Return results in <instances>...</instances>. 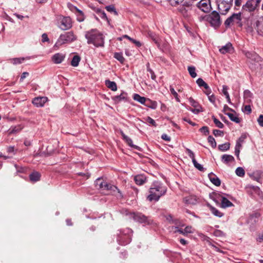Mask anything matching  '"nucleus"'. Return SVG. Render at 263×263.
I'll list each match as a JSON object with an SVG mask.
<instances>
[{
    "label": "nucleus",
    "mask_w": 263,
    "mask_h": 263,
    "mask_svg": "<svg viewBox=\"0 0 263 263\" xmlns=\"http://www.w3.org/2000/svg\"><path fill=\"white\" fill-rule=\"evenodd\" d=\"M166 191V187L162 183L158 182H154L149 189V194L147 199L150 201L153 200L157 201L160 197L165 194Z\"/></svg>",
    "instance_id": "f257e3e1"
},
{
    "label": "nucleus",
    "mask_w": 263,
    "mask_h": 263,
    "mask_svg": "<svg viewBox=\"0 0 263 263\" xmlns=\"http://www.w3.org/2000/svg\"><path fill=\"white\" fill-rule=\"evenodd\" d=\"M88 44H92L97 47H103L104 44L103 34L97 29H91L85 33Z\"/></svg>",
    "instance_id": "f03ea898"
},
{
    "label": "nucleus",
    "mask_w": 263,
    "mask_h": 263,
    "mask_svg": "<svg viewBox=\"0 0 263 263\" xmlns=\"http://www.w3.org/2000/svg\"><path fill=\"white\" fill-rule=\"evenodd\" d=\"M133 231L129 228H126L123 231H120L118 235L117 241L121 245H126L131 241V237Z\"/></svg>",
    "instance_id": "7ed1b4c3"
},
{
    "label": "nucleus",
    "mask_w": 263,
    "mask_h": 263,
    "mask_svg": "<svg viewBox=\"0 0 263 263\" xmlns=\"http://www.w3.org/2000/svg\"><path fill=\"white\" fill-rule=\"evenodd\" d=\"M233 0H216L219 13L226 15L233 5Z\"/></svg>",
    "instance_id": "20e7f679"
},
{
    "label": "nucleus",
    "mask_w": 263,
    "mask_h": 263,
    "mask_svg": "<svg viewBox=\"0 0 263 263\" xmlns=\"http://www.w3.org/2000/svg\"><path fill=\"white\" fill-rule=\"evenodd\" d=\"M207 19L211 26L214 28L219 27L221 24L219 13L215 10L209 15Z\"/></svg>",
    "instance_id": "39448f33"
},
{
    "label": "nucleus",
    "mask_w": 263,
    "mask_h": 263,
    "mask_svg": "<svg viewBox=\"0 0 263 263\" xmlns=\"http://www.w3.org/2000/svg\"><path fill=\"white\" fill-rule=\"evenodd\" d=\"M76 40V37L72 32H67L60 36L55 45H61L67 42H71Z\"/></svg>",
    "instance_id": "423d86ee"
},
{
    "label": "nucleus",
    "mask_w": 263,
    "mask_h": 263,
    "mask_svg": "<svg viewBox=\"0 0 263 263\" xmlns=\"http://www.w3.org/2000/svg\"><path fill=\"white\" fill-rule=\"evenodd\" d=\"M260 0H248L242 6L243 11L253 12L259 6Z\"/></svg>",
    "instance_id": "0eeeda50"
},
{
    "label": "nucleus",
    "mask_w": 263,
    "mask_h": 263,
    "mask_svg": "<svg viewBox=\"0 0 263 263\" xmlns=\"http://www.w3.org/2000/svg\"><path fill=\"white\" fill-rule=\"evenodd\" d=\"M241 13H233L231 16L228 17L224 22L226 26H229L234 24L241 26Z\"/></svg>",
    "instance_id": "6e6552de"
},
{
    "label": "nucleus",
    "mask_w": 263,
    "mask_h": 263,
    "mask_svg": "<svg viewBox=\"0 0 263 263\" xmlns=\"http://www.w3.org/2000/svg\"><path fill=\"white\" fill-rule=\"evenodd\" d=\"M131 215L134 220L145 225L151 224L153 222V220L149 217H146L141 213H133Z\"/></svg>",
    "instance_id": "1a4fd4ad"
},
{
    "label": "nucleus",
    "mask_w": 263,
    "mask_h": 263,
    "mask_svg": "<svg viewBox=\"0 0 263 263\" xmlns=\"http://www.w3.org/2000/svg\"><path fill=\"white\" fill-rule=\"evenodd\" d=\"M197 6L203 12H209L211 9V0H201L197 3Z\"/></svg>",
    "instance_id": "9d476101"
},
{
    "label": "nucleus",
    "mask_w": 263,
    "mask_h": 263,
    "mask_svg": "<svg viewBox=\"0 0 263 263\" xmlns=\"http://www.w3.org/2000/svg\"><path fill=\"white\" fill-rule=\"evenodd\" d=\"M72 27V22L70 17H63L61 21L59 27L63 30L69 29Z\"/></svg>",
    "instance_id": "9b49d317"
},
{
    "label": "nucleus",
    "mask_w": 263,
    "mask_h": 263,
    "mask_svg": "<svg viewBox=\"0 0 263 263\" xmlns=\"http://www.w3.org/2000/svg\"><path fill=\"white\" fill-rule=\"evenodd\" d=\"M189 101L190 104L195 108L194 109H192L191 108H187L189 110L196 114L202 111L201 106L199 105L198 102L195 101L193 98L192 97L189 98Z\"/></svg>",
    "instance_id": "f8f14e48"
},
{
    "label": "nucleus",
    "mask_w": 263,
    "mask_h": 263,
    "mask_svg": "<svg viewBox=\"0 0 263 263\" xmlns=\"http://www.w3.org/2000/svg\"><path fill=\"white\" fill-rule=\"evenodd\" d=\"M248 193L249 195L255 197V195L258 196L260 198H263V193L259 187L255 186H249L248 187Z\"/></svg>",
    "instance_id": "ddd939ff"
},
{
    "label": "nucleus",
    "mask_w": 263,
    "mask_h": 263,
    "mask_svg": "<svg viewBox=\"0 0 263 263\" xmlns=\"http://www.w3.org/2000/svg\"><path fill=\"white\" fill-rule=\"evenodd\" d=\"M47 100L48 98L45 97H36L32 100V103L35 106L40 107L43 106Z\"/></svg>",
    "instance_id": "4468645a"
},
{
    "label": "nucleus",
    "mask_w": 263,
    "mask_h": 263,
    "mask_svg": "<svg viewBox=\"0 0 263 263\" xmlns=\"http://www.w3.org/2000/svg\"><path fill=\"white\" fill-rule=\"evenodd\" d=\"M105 185V187H104L103 190H106L107 191H110V193H111L112 194L116 195L117 196H118L117 193H118L120 194V196H121L120 191L117 188V186L111 185V184H108L107 183Z\"/></svg>",
    "instance_id": "2eb2a0df"
},
{
    "label": "nucleus",
    "mask_w": 263,
    "mask_h": 263,
    "mask_svg": "<svg viewBox=\"0 0 263 263\" xmlns=\"http://www.w3.org/2000/svg\"><path fill=\"white\" fill-rule=\"evenodd\" d=\"M254 26L258 34L263 35V16L258 18Z\"/></svg>",
    "instance_id": "dca6fc26"
},
{
    "label": "nucleus",
    "mask_w": 263,
    "mask_h": 263,
    "mask_svg": "<svg viewBox=\"0 0 263 263\" xmlns=\"http://www.w3.org/2000/svg\"><path fill=\"white\" fill-rule=\"evenodd\" d=\"M148 36L153 41V42L156 44L157 47L158 48H160L161 39L159 37V36L157 34H156V33H155L154 32H153L150 31L148 32Z\"/></svg>",
    "instance_id": "f3484780"
},
{
    "label": "nucleus",
    "mask_w": 263,
    "mask_h": 263,
    "mask_svg": "<svg viewBox=\"0 0 263 263\" xmlns=\"http://www.w3.org/2000/svg\"><path fill=\"white\" fill-rule=\"evenodd\" d=\"M120 134L123 139V140H124L125 141V142L127 143V144L130 147L136 149H138V150H139L140 149V147L138 146H137L136 145H134L133 143V141L132 140L129 138L128 136H127L126 135H125L124 134V133L121 130L120 131Z\"/></svg>",
    "instance_id": "a211bd4d"
},
{
    "label": "nucleus",
    "mask_w": 263,
    "mask_h": 263,
    "mask_svg": "<svg viewBox=\"0 0 263 263\" xmlns=\"http://www.w3.org/2000/svg\"><path fill=\"white\" fill-rule=\"evenodd\" d=\"M65 57L64 54L58 53H55L52 57V60L55 64H60L65 59Z\"/></svg>",
    "instance_id": "6ab92c4d"
},
{
    "label": "nucleus",
    "mask_w": 263,
    "mask_h": 263,
    "mask_svg": "<svg viewBox=\"0 0 263 263\" xmlns=\"http://www.w3.org/2000/svg\"><path fill=\"white\" fill-rule=\"evenodd\" d=\"M233 50L232 45L230 43H227L226 45L222 46L219 49V51L222 54H226L227 53H230Z\"/></svg>",
    "instance_id": "aec40b11"
},
{
    "label": "nucleus",
    "mask_w": 263,
    "mask_h": 263,
    "mask_svg": "<svg viewBox=\"0 0 263 263\" xmlns=\"http://www.w3.org/2000/svg\"><path fill=\"white\" fill-rule=\"evenodd\" d=\"M210 180L216 186H220L221 184L220 180L213 173H211L208 175Z\"/></svg>",
    "instance_id": "412c9836"
},
{
    "label": "nucleus",
    "mask_w": 263,
    "mask_h": 263,
    "mask_svg": "<svg viewBox=\"0 0 263 263\" xmlns=\"http://www.w3.org/2000/svg\"><path fill=\"white\" fill-rule=\"evenodd\" d=\"M253 97V93L249 90L246 89L243 91V98L246 103H251Z\"/></svg>",
    "instance_id": "4be33fe9"
},
{
    "label": "nucleus",
    "mask_w": 263,
    "mask_h": 263,
    "mask_svg": "<svg viewBox=\"0 0 263 263\" xmlns=\"http://www.w3.org/2000/svg\"><path fill=\"white\" fill-rule=\"evenodd\" d=\"M176 231L175 232H179L180 234H182L183 235H186L188 233H192L193 232V229L192 227L187 226L184 229H179L178 227H175Z\"/></svg>",
    "instance_id": "5701e85b"
},
{
    "label": "nucleus",
    "mask_w": 263,
    "mask_h": 263,
    "mask_svg": "<svg viewBox=\"0 0 263 263\" xmlns=\"http://www.w3.org/2000/svg\"><path fill=\"white\" fill-rule=\"evenodd\" d=\"M127 94L126 92H122L120 95L114 97L113 99L116 103H119L121 101H127Z\"/></svg>",
    "instance_id": "b1692460"
},
{
    "label": "nucleus",
    "mask_w": 263,
    "mask_h": 263,
    "mask_svg": "<svg viewBox=\"0 0 263 263\" xmlns=\"http://www.w3.org/2000/svg\"><path fill=\"white\" fill-rule=\"evenodd\" d=\"M234 157L230 155L224 154L221 156V161L226 164L234 161Z\"/></svg>",
    "instance_id": "393cba45"
},
{
    "label": "nucleus",
    "mask_w": 263,
    "mask_h": 263,
    "mask_svg": "<svg viewBox=\"0 0 263 263\" xmlns=\"http://www.w3.org/2000/svg\"><path fill=\"white\" fill-rule=\"evenodd\" d=\"M146 177L141 175H137L134 178V180L136 183L138 185H142L146 181Z\"/></svg>",
    "instance_id": "a878e982"
},
{
    "label": "nucleus",
    "mask_w": 263,
    "mask_h": 263,
    "mask_svg": "<svg viewBox=\"0 0 263 263\" xmlns=\"http://www.w3.org/2000/svg\"><path fill=\"white\" fill-rule=\"evenodd\" d=\"M245 54L247 58L253 61H258L259 59L258 55L254 52L246 51Z\"/></svg>",
    "instance_id": "bb28decb"
},
{
    "label": "nucleus",
    "mask_w": 263,
    "mask_h": 263,
    "mask_svg": "<svg viewBox=\"0 0 263 263\" xmlns=\"http://www.w3.org/2000/svg\"><path fill=\"white\" fill-rule=\"evenodd\" d=\"M221 207L223 208H226L228 207H231L233 206V204L229 201L227 198L224 197H221Z\"/></svg>",
    "instance_id": "cd10ccee"
},
{
    "label": "nucleus",
    "mask_w": 263,
    "mask_h": 263,
    "mask_svg": "<svg viewBox=\"0 0 263 263\" xmlns=\"http://www.w3.org/2000/svg\"><path fill=\"white\" fill-rule=\"evenodd\" d=\"M41 174L37 172H33L29 175V179L31 182H36L40 180Z\"/></svg>",
    "instance_id": "c85d7f7f"
},
{
    "label": "nucleus",
    "mask_w": 263,
    "mask_h": 263,
    "mask_svg": "<svg viewBox=\"0 0 263 263\" xmlns=\"http://www.w3.org/2000/svg\"><path fill=\"white\" fill-rule=\"evenodd\" d=\"M106 86L112 91H116L117 89V86L116 83L114 81H110L107 80L105 82Z\"/></svg>",
    "instance_id": "c756f323"
},
{
    "label": "nucleus",
    "mask_w": 263,
    "mask_h": 263,
    "mask_svg": "<svg viewBox=\"0 0 263 263\" xmlns=\"http://www.w3.org/2000/svg\"><path fill=\"white\" fill-rule=\"evenodd\" d=\"M196 83L198 84V85L199 87H203L206 91L209 90L210 91V87L208 86V85L202 80L201 78H198L197 81Z\"/></svg>",
    "instance_id": "7c9ffc66"
},
{
    "label": "nucleus",
    "mask_w": 263,
    "mask_h": 263,
    "mask_svg": "<svg viewBox=\"0 0 263 263\" xmlns=\"http://www.w3.org/2000/svg\"><path fill=\"white\" fill-rule=\"evenodd\" d=\"M145 105L149 108L155 109L157 107V103L156 101H152L151 100L147 99Z\"/></svg>",
    "instance_id": "2f4dec72"
},
{
    "label": "nucleus",
    "mask_w": 263,
    "mask_h": 263,
    "mask_svg": "<svg viewBox=\"0 0 263 263\" xmlns=\"http://www.w3.org/2000/svg\"><path fill=\"white\" fill-rule=\"evenodd\" d=\"M106 183L107 182H104L101 178H98L95 182L96 186L100 189H103Z\"/></svg>",
    "instance_id": "473e14b6"
},
{
    "label": "nucleus",
    "mask_w": 263,
    "mask_h": 263,
    "mask_svg": "<svg viewBox=\"0 0 263 263\" xmlns=\"http://www.w3.org/2000/svg\"><path fill=\"white\" fill-rule=\"evenodd\" d=\"M225 114L229 117L231 121L236 123H239L240 122V119L236 115L229 112H225Z\"/></svg>",
    "instance_id": "72a5a7b5"
},
{
    "label": "nucleus",
    "mask_w": 263,
    "mask_h": 263,
    "mask_svg": "<svg viewBox=\"0 0 263 263\" xmlns=\"http://www.w3.org/2000/svg\"><path fill=\"white\" fill-rule=\"evenodd\" d=\"M134 99L142 104H145L147 99L145 97H141L138 94H135L134 96Z\"/></svg>",
    "instance_id": "f704fd0d"
},
{
    "label": "nucleus",
    "mask_w": 263,
    "mask_h": 263,
    "mask_svg": "<svg viewBox=\"0 0 263 263\" xmlns=\"http://www.w3.org/2000/svg\"><path fill=\"white\" fill-rule=\"evenodd\" d=\"M81 58L79 55H74L71 61V65L73 67H77L79 65V62L80 61Z\"/></svg>",
    "instance_id": "c9c22d12"
},
{
    "label": "nucleus",
    "mask_w": 263,
    "mask_h": 263,
    "mask_svg": "<svg viewBox=\"0 0 263 263\" xmlns=\"http://www.w3.org/2000/svg\"><path fill=\"white\" fill-rule=\"evenodd\" d=\"M242 147V143L236 142V144L235 147V154L236 156L238 159H239V153L240 149Z\"/></svg>",
    "instance_id": "e433bc0d"
},
{
    "label": "nucleus",
    "mask_w": 263,
    "mask_h": 263,
    "mask_svg": "<svg viewBox=\"0 0 263 263\" xmlns=\"http://www.w3.org/2000/svg\"><path fill=\"white\" fill-rule=\"evenodd\" d=\"M230 144L229 142H227L218 145V149L224 152L230 149Z\"/></svg>",
    "instance_id": "4c0bfd02"
},
{
    "label": "nucleus",
    "mask_w": 263,
    "mask_h": 263,
    "mask_svg": "<svg viewBox=\"0 0 263 263\" xmlns=\"http://www.w3.org/2000/svg\"><path fill=\"white\" fill-rule=\"evenodd\" d=\"M210 208L211 211L215 216L219 217H221L223 216V214L222 213H221L220 211H219L215 208L210 206Z\"/></svg>",
    "instance_id": "58836bf2"
},
{
    "label": "nucleus",
    "mask_w": 263,
    "mask_h": 263,
    "mask_svg": "<svg viewBox=\"0 0 263 263\" xmlns=\"http://www.w3.org/2000/svg\"><path fill=\"white\" fill-rule=\"evenodd\" d=\"M192 78H195L197 76L196 68L194 66H189L187 68Z\"/></svg>",
    "instance_id": "ea45409f"
},
{
    "label": "nucleus",
    "mask_w": 263,
    "mask_h": 263,
    "mask_svg": "<svg viewBox=\"0 0 263 263\" xmlns=\"http://www.w3.org/2000/svg\"><path fill=\"white\" fill-rule=\"evenodd\" d=\"M235 173L238 176L243 177L245 175V171L242 167H238L236 169Z\"/></svg>",
    "instance_id": "a19ab883"
},
{
    "label": "nucleus",
    "mask_w": 263,
    "mask_h": 263,
    "mask_svg": "<svg viewBox=\"0 0 263 263\" xmlns=\"http://www.w3.org/2000/svg\"><path fill=\"white\" fill-rule=\"evenodd\" d=\"M114 58L118 60L121 63H123L125 59L123 57L122 53L116 52L114 54Z\"/></svg>",
    "instance_id": "79ce46f5"
},
{
    "label": "nucleus",
    "mask_w": 263,
    "mask_h": 263,
    "mask_svg": "<svg viewBox=\"0 0 263 263\" xmlns=\"http://www.w3.org/2000/svg\"><path fill=\"white\" fill-rule=\"evenodd\" d=\"M105 9H106V10L107 11H108L109 12H112L116 15H118V12L116 11L115 7L114 5H110L109 6H107L105 7Z\"/></svg>",
    "instance_id": "37998d69"
},
{
    "label": "nucleus",
    "mask_w": 263,
    "mask_h": 263,
    "mask_svg": "<svg viewBox=\"0 0 263 263\" xmlns=\"http://www.w3.org/2000/svg\"><path fill=\"white\" fill-rule=\"evenodd\" d=\"M123 37L127 39L128 40L130 41L132 43L135 44L137 47H140L142 45L141 43L139 41H136V40H135L133 38H131L127 35H124L123 36Z\"/></svg>",
    "instance_id": "c03bdc74"
},
{
    "label": "nucleus",
    "mask_w": 263,
    "mask_h": 263,
    "mask_svg": "<svg viewBox=\"0 0 263 263\" xmlns=\"http://www.w3.org/2000/svg\"><path fill=\"white\" fill-rule=\"evenodd\" d=\"M25 60V58H13L10 59V61L13 64L16 65L22 63Z\"/></svg>",
    "instance_id": "a18cd8bd"
},
{
    "label": "nucleus",
    "mask_w": 263,
    "mask_h": 263,
    "mask_svg": "<svg viewBox=\"0 0 263 263\" xmlns=\"http://www.w3.org/2000/svg\"><path fill=\"white\" fill-rule=\"evenodd\" d=\"M208 140L209 143H210L212 147L215 148L216 147V142L215 140L212 136H209L208 137Z\"/></svg>",
    "instance_id": "49530a36"
},
{
    "label": "nucleus",
    "mask_w": 263,
    "mask_h": 263,
    "mask_svg": "<svg viewBox=\"0 0 263 263\" xmlns=\"http://www.w3.org/2000/svg\"><path fill=\"white\" fill-rule=\"evenodd\" d=\"M98 14L99 15L100 17L103 19L106 20L108 23H109V21L108 20L107 15L104 11L99 10L98 12Z\"/></svg>",
    "instance_id": "de8ad7c7"
},
{
    "label": "nucleus",
    "mask_w": 263,
    "mask_h": 263,
    "mask_svg": "<svg viewBox=\"0 0 263 263\" xmlns=\"http://www.w3.org/2000/svg\"><path fill=\"white\" fill-rule=\"evenodd\" d=\"M170 91H171V93L175 98V99H176V101L178 102H180V99H179V98L178 97V95L177 92L174 89V88L172 87V86H170Z\"/></svg>",
    "instance_id": "09e8293b"
},
{
    "label": "nucleus",
    "mask_w": 263,
    "mask_h": 263,
    "mask_svg": "<svg viewBox=\"0 0 263 263\" xmlns=\"http://www.w3.org/2000/svg\"><path fill=\"white\" fill-rule=\"evenodd\" d=\"M213 119L216 126L219 128H222L224 127L223 124L214 116L213 117Z\"/></svg>",
    "instance_id": "8fccbe9b"
},
{
    "label": "nucleus",
    "mask_w": 263,
    "mask_h": 263,
    "mask_svg": "<svg viewBox=\"0 0 263 263\" xmlns=\"http://www.w3.org/2000/svg\"><path fill=\"white\" fill-rule=\"evenodd\" d=\"M193 164L194 165V166L197 168L198 169V170L201 171V172H204V170H205V168L202 166V165H201L200 164L198 163L196 160L195 161H194V162H193Z\"/></svg>",
    "instance_id": "3c124183"
},
{
    "label": "nucleus",
    "mask_w": 263,
    "mask_h": 263,
    "mask_svg": "<svg viewBox=\"0 0 263 263\" xmlns=\"http://www.w3.org/2000/svg\"><path fill=\"white\" fill-rule=\"evenodd\" d=\"M205 92L208 96L209 101L212 103H214L215 101V98L213 95H210L211 93V90L210 89V91H206Z\"/></svg>",
    "instance_id": "603ef678"
},
{
    "label": "nucleus",
    "mask_w": 263,
    "mask_h": 263,
    "mask_svg": "<svg viewBox=\"0 0 263 263\" xmlns=\"http://www.w3.org/2000/svg\"><path fill=\"white\" fill-rule=\"evenodd\" d=\"M145 120L147 123L152 125L153 126H154L155 127L157 126V124H156L155 120L154 119H153L152 118H151L150 117H147L145 118Z\"/></svg>",
    "instance_id": "864d4df0"
},
{
    "label": "nucleus",
    "mask_w": 263,
    "mask_h": 263,
    "mask_svg": "<svg viewBox=\"0 0 263 263\" xmlns=\"http://www.w3.org/2000/svg\"><path fill=\"white\" fill-rule=\"evenodd\" d=\"M184 0H169L171 5L173 6H176L183 2Z\"/></svg>",
    "instance_id": "5fc2aeb1"
},
{
    "label": "nucleus",
    "mask_w": 263,
    "mask_h": 263,
    "mask_svg": "<svg viewBox=\"0 0 263 263\" xmlns=\"http://www.w3.org/2000/svg\"><path fill=\"white\" fill-rule=\"evenodd\" d=\"M21 128L19 127H13L9 129V134H15L21 130Z\"/></svg>",
    "instance_id": "6e6d98bb"
},
{
    "label": "nucleus",
    "mask_w": 263,
    "mask_h": 263,
    "mask_svg": "<svg viewBox=\"0 0 263 263\" xmlns=\"http://www.w3.org/2000/svg\"><path fill=\"white\" fill-rule=\"evenodd\" d=\"M213 134L215 136H223V132L221 130H218V129H214L213 132Z\"/></svg>",
    "instance_id": "4d7b16f0"
},
{
    "label": "nucleus",
    "mask_w": 263,
    "mask_h": 263,
    "mask_svg": "<svg viewBox=\"0 0 263 263\" xmlns=\"http://www.w3.org/2000/svg\"><path fill=\"white\" fill-rule=\"evenodd\" d=\"M147 70L148 71H149L150 72V73L151 74V78L153 80H155L156 77V75L155 74V73L152 70V69H151L148 65H147Z\"/></svg>",
    "instance_id": "13d9d810"
},
{
    "label": "nucleus",
    "mask_w": 263,
    "mask_h": 263,
    "mask_svg": "<svg viewBox=\"0 0 263 263\" xmlns=\"http://www.w3.org/2000/svg\"><path fill=\"white\" fill-rule=\"evenodd\" d=\"M242 111L243 112H247L248 114L251 112V108L250 105H246L244 107V108L242 109Z\"/></svg>",
    "instance_id": "bf43d9fd"
},
{
    "label": "nucleus",
    "mask_w": 263,
    "mask_h": 263,
    "mask_svg": "<svg viewBox=\"0 0 263 263\" xmlns=\"http://www.w3.org/2000/svg\"><path fill=\"white\" fill-rule=\"evenodd\" d=\"M76 9L77 10V11L80 13V14L81 15L80 16H79L78 18V21L79 22H82L83 20H84V17H83V13L82 12V11L79 9H78L76 7Z\"/></svg>",
    "instance_id": "052dcab7"
},
{
    "label": "nucleus",
    "mask_w": 263,
    "mask_h": 263,
    "mask_svg": "<svg viewBox=\"0 0 263 263\" xmlns=\"http://www.w3.org/2000/svg\"><path fill=\"white\" fill-rule=\"evenodd\" d=\"M257 122L261 127H263V115H259L257 119Z\"/></svg>",
    "instance_id": "680f3d73"
},
{
    "label": "nucleus",
    "mask_w": 263,
    "mask_h": 263,
    "mask_svg": "<svg viewBox=\"0 0 263 263\" xmlns=\"http://www.w3.org/2000/svg\"><path fill=\"white\" fill-rule=\"evenodd\" d=\"M200 130L205 135H207L209 133L208 127L207 126H203L200 129Z\"/></svg>",
    "instance_id": "e2e57ef3"
},
{
    "label": "nucleus",
    "mask_w": 263,
    "mask_h": 263,
    "mask_svg": "<svg viewBox=\"0 0 263 263\" xmlns=\"http://www.w3.org/2000/svg\"><path fill=\"white\" fill-rule=\"evenodd\" d=\"M185 202L188 204H194L195 202L193 201L192 197H187L185 198Z\"/></svg>",
    "instance_id": "0e129e2a"
},
{
    "label": "nucleus",
    "mask_w": 263,
    "mask_h": 263,
    "mask_svg": "<svg viewBox=\"0 0 263 263\" xmlns=\"http://www.w3.org/2000/svg\"><path fill=\"white\" fill-rule=\"evenodd\" d=\"M228 87L227 86L223 85L222 87V92L224 95V96L226 97L228 95H229L228 92Z\"/></svg>",
    "instance_id": "69168bd1"
},
{
    "label": "nucleus",
    "mask_w": 263,
    "mask_h": 263,
    "mask_svg": "<svg viewBox=\"0 0 263 263\" xmlns=\"http://www.w3.org/2000/svg\"><path fill=\"white\" fill-rule=\"evenodd\" d=\"M161 138L166 141H171V138L169 137L167 135L165 134H163L161 136Z\"/></svg>",
    "instance_id": "338daca9"
},
{
    "label": "nucleus",
    "mask_w": 263,
    "mask_h": 263,
    "mask_svg": "<svg viewBox=\"0 0 263 263\" xmlns=\"http://www.w3.org/2000/svg\"><path fill=\"white\" fill-rule=\"evenodd\" d=\"M257 241L259 242H263V232L259 234L258 237L257 238Z\"/></svg>",
    "instance_id": "774afa93"
}]
</instances>
